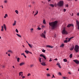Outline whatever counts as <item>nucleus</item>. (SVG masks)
Segmentation results:
<instances>
[{
	"mask_svg": "<svg viewBox=\"0 0 79 79\" xmlns=\"http://www.w3.org/2000/svg\"><path fill=\"white\" fill-rule=\"evenodd\" d=\"M54 6H55V7H56V4H55Z\"/></svg>",
	"mask_w": 79,
	"mask_h": 79,
	"instance_id": "41",
	"label": "nucleus"
},
{
	"mask_svg": "<svg viewBox=\"0 0 79 79\" xmlns=\"http://www.w3.org/2000/svg\"><path fill=\"white\" fill-rule=\"evenodd\" d=\"M16 35H17V36H18V37H21V36L20 35L18 34H16Z\"/></svg>",
	"mask_w": 79,
	"mask_h": 79,
	"instance_id": "25",
	"label": "nucleus"
},
{
	"mask_svg": "<svg viewBox=\"0 0 79 79\" xmlns=\"http://www.w3.org/2000/svg\"><path fill=\"white\" fill-rule=\"evenodd\" d=\"M58 74H59V75H60L61 76V73L60 72H59L58 73Z\"/></svg>",
	"mask_w": 79,
	"mask_h": 79,
	"instance_id": "45",
	"label": "nucleus"
},
{
	"mask_svg": "<svg viewBox=\"0 0 79 79\" xmlns=\"http://www.w3.org/2000/svg\"><path fill=\"white\" fill-rule=\"evenodd\" d=\"M62 33L63 34H67V32L65 30V27L64 28L63 30Z\"/></svg>",
	"mask_w": 79,
	"mask_h": 79,
	"instance_id": "5",
	"label": "nucleus"
},
{
	"mask_svg": "<svg viewBox=\"0 0 79 79\" xmlns=\"http://www.w3.org/2000/svg\"><path fill=\"white\" fill-rule=\"evenodd\" d=\"M15 31H16L17 33H18L19 31H18V29H16Z\"/></svg>",
	"mask_w": 79,
	"mask_h": 79,
	"instance_id": "33",
	"label": "nucleus"
},
{
	"mask_svg": "<svg viewBox=\"0 0 79 79\" xmlns=\"http://www.w3.org/2000/svg\"><path fill=\"white\" fill-rule=\"evenodd\" d=\"M41 64L42 66H46V64H45V62H42V63H41Z\"/></svg>",
	"mask_w": 79,
	"mask_h": 79,
	"instance_id": "8",
	"label": "nucleus"
},
{
	"mask_svg": "<svg viewBox=\"0 0 79 79\" xmlns=\"http://www.w3.org/2000/svg\"><path fill=\"white\" fill-rule=\"evenodd\" d=\"M46 76L48 77L49 76H50V75L49 74H47Z\"/></svg>",
	"mask_w": 79,
	"mask_h": 79,
	"instance_id": "35",
	"label": "nucleus"
},
{
	"mask_svg": "<svg viewBox=\"0 0 79 79\" xmlns=\"http://www.w3.org/2000/svg\"><path fill=\"white\" fill-rule=\"evenodd\" d=\"M19 60H20V58H17V62H19Z\"/></svg>",
	"mask_w": 79,
	"mask_h": 79,
	"instance_id": "30",
	"label": "nucleus"
},
{
	"mask_svg": "<svg viewBox=\"0 0 79 79\" xmlns=\"http://www.w3.org/2000/svg\"><path fill=\"white\" fill-rule=\"evenodd\" d=\"M54 37H56V34H54Z\"/></svg>",
	"mask_w": 79,
	"mask_h": 79,
	"instance_id": "53",
	"label": "nucleus"
},
{
	"mask_svg": "<svg viewBox=\"0 0 79 79\" xmlns=\"http://www.w3.org/2000/svg\"><path fill=\"white\" fill-rule=\"evenodd\" d=\"M64 44H62L61 45H60V47H64Z\"/></svg>",
	"mask_w": 79,
	"mask_h": 79,
	"instance_id": "26",
	"label": "nucleus"
},
{
	"mask_svg": "<svg viewBox=\"0 0 79 79\" xmlns=\"http://www.w3.org/2000/svg\"><path fill=\"white\" fill-rule=\"evenodd\" d=\"M50 60H49V62L52 61V58H50Z\"/></svg>",
	"mask_w": 79,
	"mask_h": 79,
	"instance_id": "40",
	"label": "nucleus"
},
{
	"mask_svg": "<svg viewBox=\"0 0 79 79\" xmlns=\"http://www.w3.org/2000/svg\"><path fill=\"white\" fill-rule=\"evenodd\" d=\"M68 4H66L65 5V7H68Z\"/></svg>",
	"mask_w": 79,
	"mask_h": 79,
	"instance_id": "47",
	"label": "nucleus"
},
{
	"mask_svg": "<svg viewBox=\"0 0 79 79\" xmlns=\"http://www.w3.org/2000/svg\"><path fill=\"white\" fill-rule=\"evenodd\" d=\"M7 52H10V53H13V52H12V51H11L10 50H9L7 51Z\"/></svg>",
	"mask_w": 79,
	"mask_h": 79,
	"instance_id": "31",
	"label": "nucleus"
},
{
	"mask_svg": "<svg viewBox=\"0 0 79 79\" xmlns=\"http://www.w3.org/2000/svg\"><path fill=\"white\" fill-rule=\"evenodd\" d=\"M73 61L75 62L76 64H79V61L78 60H73Z\"/></svg>",
	"mask_w": 79,
	"mask_h": 79,
	"instance_id": "9",
	"label": "nucleus"
},
{
	"mask_svg": "<svg viewBox=\"0 0 79 79\" xmlns=\"http://www.w3.org/2000/svg\"><path fill=\"white\" fill-rule=\"evenodd\" d=\"M28 45L30 48H32V46H31V45L30 44H28Z\"/></svg>",
	"mask_w": 79,
	"mask_h": 79,
	"instance_id": "32",
	"label": "nucleus"
},
{
	"mask_svg": "<svg viewBox=\"0 0 79 79\" xmlns=\"http://www.w3.org/2000/svg\"><path fill=\"white\" fill-rule=\"evenodd\" d=\"M73 37H71L70 38L68 39V42H69L70 40H71V39H73Z\"/></svg>",
	"mask_w": 79,
	"mask_h": 79,
	"instance_id": "17",
	"label": "nucleus"
},
{
	"mask_svg": "<svg viewBox=\"0 0 79 79\" xmlns=\"http://www.w3.org/2000/svg\"><path fill=\"white\" fill-rule=\"evenodd\" d=\"M63 60H64V62H67V60L66 59H64Z\"/></svg>",
	"mask_w": 79,
	"mask_h": 79,
	"instance_id": "28",
	"label": "nucleus"
},
{
	"mask_svg": "<svg viewBox=\"0 0 79 79\" xmlns=\"http://www.w3.org/2000/svg\"><path fill=\"white\" fill-rule=\"evenodd\" d=\"M50 1H51V0H48V2H50Z\"/></svg>",
	"mask_w": 79,
	"mask_h": 79,
	"instance_id": "52",
	"label": "nucleus"
},
{
	"mask_svg": "<svg viewBox=\"0 0 79 79\" xmlns=\"http://www.w3.org/2000/svg\"><path fill=\"white\" fill-rule=\"evenodd\" d=\"M23 72H20L19 73V76H21V77H22L23 76Z\"/></svg>",
	"mask_w": 79,
	"mask_h": 79,
	"instance_id": "12",
	"label": "nucleus"
},
{
	"mask_svg": "<svg viewBox=\"0 0 79 79\" xmlns=\"http://www.w3.org/2000/svg\"><path fill=\"white\" fill-rule=\"evenodd\" d=\"M68 74H71V73L70 72H69V73H68Z\"/></svg>",
	"mask_w": 79,
	"mask_h": 79,
	"instance_id": "61",
	"label": "nucleus"
},
{
	"mask_svg": "<svg viewBox=\"0 0 79 79\" xmlns=\"http://www.w3.org/2000/svg\"><path fill=\"white\" fill-rule=\"evenodd\" d=\"M24 56L25 58H26V56H25V55H24Z\"/></svg>",
	"mask_w": 79,
	"mask_h": 79,
	"instance_id": "58",
	"label": "nucleus"
},
{
	"mask_svg": "<svg viewBox=\"0 0 79 79\" xmlns=\"http://www.w3.org/2000/svg\"><path fill=\"white\" fill-rule=\"evenodd\" d=\"M30 67L32 68L33 66H34V65L33 64H31L30 65Z\"/></svg>",
	"mask_w": 79,
	"mask_h": 79,
	"instance_id": "38",
	"label": "nucleus"
},
{
	"mask_svg": "<svg viewBox=\"0 0 79 79\" xmlns=\"http://www.w3.org/2000/svg\"><path fill=\"white\" fill-rule=\"evenodd\" d=\"M40 56H41V57H43L44 58V60H47V58L45 56H44L43 54H40Z\"/></svg>",
	"mask_w": 79,
	"mask_h": 79,
	"instance_id": "7",
	"label": "nucleus"
},
{
	"mask_svg": "<svg viewBox=\"0 0 79 79\" xmlns=\"http://www.w3.org/2000/svg\"><path fill=\"white\" fill-rule=\"evenodd\" d=\"M42 27H44V25H42Z\"/></svg>",
	"mask_w": 79,
	"mask_h": 79,
	"instance_id": "60",
	"label": "nucleus"
},
{
	"mask_svg": "<svg viewBox=\"0 0 79 79\" xmlns=\"http://www.w3.org/2000/svg\"><path fill=\"white\" fill-rule=\"evenodd\" d=\"M73 24H69L67 26V27H71V26H72V27H73Z\"/></svg>",
	"mask_w": 79,
	"mask_h": 79,
	"instance_id": "10",
	"label": "nucleus"
},
{
	"mask_svg": "<svg viewBox=\"0 0 79 79\" xmlns=\"http://www.w3.org/2000/svg\"><path fill=\"white\" fill-rule=\"evenodd\" d=\"M39 61L40 62V63H42V62L41 61V58L40 57H39Z\"/></svg>",
	"mask_w": 79,
	"mask_h": 79,
	"instance_id": "21",
	"label": "nucleus"
},
{
	"mask_svg": "<svg viewBox=\"0 0 79 79\" xmlns=\"http://www.w3.org/2000/svg\"><path fill=\"white\" fill-rule=\"evenodd\" d=\"M73 15H74V14H73V13H72V16H73Z\"/></svg>",
	"mask_w": 79,
	"mask_h": 79,
	"instance_id": "59",
	"label": "nucleus"
},
{
	"mask_svg": "<svg viewBox=\"0 0 79 79\" xmlns=\"http://www.w3.org/2000/svg\"><path fill=\"white\" fill-rule=\"evenodd\" d=\"M43 24H46V22H45V20H44L43 21Z\"/></svg>",
	"mask_w": 79,
	"mask_h": 79,
	"instance_id": "27",
	"label": "nucleus"
},
{
	"mask_svg": "<svg viewBox=\"0 0 79 79\" xmlns=\"http://www.w3.org/2000/svg\"><path fill=\"white\" fill-rule=\"evenodd\" d=\"M74 50L76 53H77L78 52H79V46H78L77 45H76L75 47Z\"/></svg>",
	"mask_w": 79,
	"mask_h": 79,
	"instance_id": "3",
	"label": "nucleus"
},
{
	"mask_svg": "<svg viewBox=\"0 0 79 79\" xmlns=\"http://www.w3.org/2000/svg\"><path fill=\"white\" fill-rule=\"evenodd\" d=\"M46 47L48 48H53V46H52L50 45H47Z\"/></svg>",
	"mask_w": 79,
	"mask_h": 79,
	"instance_id": "11",
	"label": "nucleus"
},
{
	"mask_svg": "<svg viewBox=\"0 0 79 79\" xmlns=\"http://www.w3.org/2000/svg\"><path fill=\"white\" fill-rule=\"evenodd\" d=\"M77 16H79V13H78L77 14Z\"/></svg>",
	"mask_w": 79,
	"mask_h": 79,
	"instance_id": "46",
	"label": "nucleus"
},
{
	"mask_svg": "<svg viewBox=\"0 0 79 79\" xmlns=\"http://www.w3.org/2000/svg\"><path fill=\"white\" fill-rule=\"evenodd\" d=\"M8 56H10V54H8Z\"/></svg>",
	"mask_w": 79,
	"mask_h": 79,
	"instance_id": "54",
	"label": "nucleus"
},
{
	"mask_svg": "<svg viewBox=\"0 0 79 79\" xmlns=\"http://www.w3.org/2000/svg\"><path fill=\"white\" fill-rule=\"evenodd\" d=\"M42 52H43L44 53H45V50H44V49H43V50H42Z\"/></svg>",
	"mask_w": 79,
	"mask_h": 79,
	"instance_id": "34",
	"label": "nucleus"
},
{
	"mask_svg": "<svg viewBox=\"0 0 79 79\" xmlns=\"http://www.w3.org/2000/svg\"><path fill=\"white\" fill-rule=\"evenodd\" d=\"M3 26H4V29H5V30L6 31V25H5V24H3Z\"/></svg>",
	"mask_w": 79,
	"mask_h": 79,
	"instance_id": "18",
	"label": "nucleus"
},
{
	"mask_svg": "<svg viewBox=\"0 0 79 79\" xmlns=\"http://www.w3.org/2000/svg\"><path fill=\"white\" fill-rule=\"evenodd\" d=\"M15 12L16 13V14H18V11L17 10H15Z\"/></svg>",
	"mask_w": 79,
	"mask_h": 79,
	"instance_id": "36",
	"label": "nucleus"
},
{
	"mask_svg": "<svg viewBox=\"0 0 79 79\" xmlns=\"http://www.w3.org/2000/svg\"><path fill=\"white\" fill-rule=\"evenodd\" d=\"M16 21H14V23L13 24V26H16Z\"/></svg>",
	"mask_w": 79,
	"mask_h": 79,
	"instance_id": "14",
	"label": "nucleus"
},
{
	"mask_svg": "<svg viewBox=\"0 0 79 79\" xmlns=\"http://www.w3.org/2000/svg\"><path fill=\"white\" fill-rule=\"evenodd\" d=\"M6 17H8V15L7 14H6L5 15V16H4V18H6Z\"/></svg>",
	"mask_w": 79,
	"mask_h": 79,
	"instance_id": "22",
	"label": "nucleus"
},
{
	"mask_svg": "<svg viewBox=\"0 0 79 79\" xmlns=\"http://www.w3.org/2000/svg\"><path fill=\"white\" fill-rule=\"evenodd\" d=\"M56 65H58V67L60 68H61V66H60V63H57L56 64Z\"/></svg>",
	"mask_w": 79,
	"mask_h": 79,
	"instance_id": "16",
	"label": "nucleus"
},
{
	"mask_svg": "<svg viewBox=\"0 0 79 79\" xmlns=\"http://www.w3.org/2000/svg\"><path fill=\"white\" fill-rule=\"evenodd\" d=\"M4 3H7V0H5L4 1Z\"/></svg>",
	"mask_w": 79,
	"mask_h": 79,
	"instance_id": "37",
	"label": "nucleus"
},
{
	"mask_svg": "<svg viewBox=\"0 0 79 79\" xmlns=\"http://www.w3.org/2000/svg\"><path fill=\"white\" fill-rule=\"evenodd\" d=\"M1 6H2V8H3V5H2Z\"/></svg>",
	"mask_w": 79,
	"mask_h": 79,
	"instance_id": "63",
	"label": "nucleus"
},
{
	"mask_svg": "<svg viewBox=\"0 0 79 79\" xmlns=\"http://www.w3.org/2000/svg\"><path fill=\"white\" fill-rule=\"evenodd\" d=\"M58 22L56 21L49 23V25L51 26L52 29H54L57 26Z\"/></svg>",
	"mask_w": 79,
	"mask_h": 79,
	"instance_id": "1",
	"label": "nucleus"
},
{
	"mask_svg": "<svg viewBox=\"0 0 79 79\" xmlns=\"http://www.w3.org/2000/svg\"><path fill=\"white\" fill-rule=\"evenodd\" d=\"M25 64V63L24 62H22L19 64L20 66H23V65H24Z\"/></svg>",
	"mask_w": 79,
	"mask_h": 79,
	"instance_id": "15",
	"label": "nucleus"
},
{
	"mask_svg": "<svg viewBox=\"0 0 79 79\" xmlns=\"http://www.w3.org/2000/svg\"><path fill=\"white\" fill-rule=\"evenodd\" d=\"M37 29H38V30H40V29H41L40 28L38 27L37 28Z\"/></svg>",
	"mask_w": 79,
	"mask_h": 79,
	"instance_id": "44",
	"label": "nucleus"
},
{
	"mask_svg": "<svg viewBox=\"0 0 79 79\" xmlns=\"http://www.w3.org/2000/svg\"><path fill=\"white\" fill-rule=\"evenodd\" d=\"M64 12H65V11H66V9H64Z\"/></svg>",
	"mask_w": 79,
	"mask_h": 79,
	"instance_id": "56",
	"label": "nucleus"
},
{
	"mask_svg": "<svg viewBox=\"0 0 79 79\" xmlns=\"http://www.w3.org/2000/svg\"><path fill=\"white\" fill-rule=\"evenodd\" d=\"M46 70L47 71H48L49 70V69L48 68H47L46 69Z\"/></svg>",
	"mask_w": 79,
	"mask_h": 79,
	"instance_id": "55",
	"label": "nucleus"
},
{
	"mask_svg": "<svg viewBox=\"0 0 79 79\" xmlns=\"http://www.w3.org/2000/svg\"><path fill=\"white\" fill-rule=\"evenodd\" d=\"M31 76V74L30 73H28L27 74V76Z\"/></svg>",
	"mask_w": 79,
	"mask_h": 79,
	"instance_id": "43",
	"label": "nucleus"
},
{
	"mask_svg": "<svg viewBox=\"0 0 79 79\" xmlns=\"http://www.w3.org/2000/svg\"><path fill=\"white\" fill-rule=\"evenodd\" d=\"M22 77L23 79H24V78H25V76H23Z\"/></svg>",
	"mask_w": 79,
	"mask_h": 79,
	"instance_id": "48",
	"label": "nucleus"
},
{
	"mask_svg": "<svg viewBox=\"0 0 79 79\" xmlns=\"http://www.w3.org/2000/svg\"><path fill=\"white\" fill-rule=\"evenodd\" d=\"M54 60H56V61H57V60H58V59L56 58L55 59H54Z\"/></svg>",
	"mask_w": 79,
	"mask_h": 79,
	"instance_id": "50",
	"label": "nucleus"
},
{
	"mask_svg": "<svg viewBox=\"0 0 79 79\" xmlns=\"http://www.w3.org/2000/svg\"><path fill=\"white\" fill-rule=\"evenodd\" d=\"M53 77H54V78L55 77V76H54V75H52V78H53Z\"/></svg>",
	"mask_w": 79,
	"mask_h": 79,
	"instance_id": "42",
	"label": "nucleus"
},
{
	"mask_svg": "<svg viewBox=\"0 0 79 79\" xmlns=\"http://www.w3.org/2000/svg\"><path fill=\"white\" fill-rule=\"evenodd\" d=\"M29 51L27 50L25 51V53H27V54H28V53H29Z\"/></svg>",
	"mask_w": 79,
	"mask_h": 79,
	"instance_id": "20",
	"label": "nucleus"
},
{
	"mask_svg": "<svg viewBox=\"0 0 79 79\" xmlns=\"http://www.w3.org/2000/svg\"><path fill=\"white\" fill-rule=\"evenodd\" d=\"M74 46L73 45L72 47L70 48V50L71 51H72V50H73V49H74Z\"/></svg>",
	"mask_w": 79,
	"mask_h": 79,
	"instance_id": "13",
	"label": "nucleus"
},
{
	"mask_svg": "<svg viewBox=\"0 0 79 79\" xmlns=\"http://www.w3.org/2000/svg\"><path fill=\"white\" fill-rule=\"evenodd\" d=\"M64 42L65 43H67V42H68V41L67 40H66L65 41H64Z\"/></svg>",
	"mask_w": 79,
	"mask_h": 79,
	"instance_id": "39",
	"label": "nucleus"
},
{
	"mask_svg": "<svg viewBox=\"0 0 79 79\" xmlns=\"http://www.w3.org/2000/svg\"><path fill=\"white\" fill-rule=\"evenodd\" d=\"M63 1H60L59 2L57 3V6H59V7H61V6H63Z\"/></svg>",
	"mask_w": 79,
	"mask_h": 79,
	"instance_id": "2",
	"label": "nucleus"
},
{
	"mask_svg": "<svg viewBox=\"0 0 79 79\" xmlns=\"http://www.w3.org/2000/svg\"><path fill=\"white\" fill-rule=\"evenodd\" d=\"M1 31H3V26H2V29L1 30Z\"/></svg>",
	"mask_w": 79,
	"mask_h": 79,
	"instance_id": "24",
	"label": "nucleus"
},
{
	"mask_svg": "<svg viewBox=\"0 0 79 79\" xmlns=\"http://www.w3.org/2000/svg\"><path fill=\"white\" fill-rule=\"evenodd\" d=\"M69 57H70V58H72V57H73V54H70L69 55Z\"/></svg>",
	"mask_w": 79,
	"mask_h": 79,
	"instance_id": "29",
	"label": "nucleus"
},
{
	"mask_svg": "<svg viewBox=\"0 0 79 79\" xmlns=\"http://www.w3.org/2000/svg\"><path fill=\"white\" fill-rule=\"evenodd\" d=\"M63 78L64 79H66V77H63Z\"/></svg>",
	"mask_w": 79,
	"mask_h": 79,
	"instance_id": "62",
	"label": "nucleus"
},
{
	"mask_svg": "<svg viewBox=\"0 0 79 79\" xmlns=\"http://www.w3.org/2000/svg\"><path fill=\"white\" fill-rule=\"evenodd\" d=\"M49 6H51V7H54V5L52 4H50Z\"/></svg>",
	"mask_w": 79,
	"mask_h": 79,
	"instance_id": "19",
	"label": "nucleus"
},
{
	"mask_svg": "<svg viewBox=\"0 0 79 79\" xmlns=\"http://www.w3.org/2000/svg\"><path fill=\"white\" fill-rule=\"evenodd\" d=\"M12 67L13 68H14V69H15V66H13Z\"/></svg>",
	"mask_w": 79,
	"mask_h": 79,
	"instance_id": "64",
	"label": "nucleus"
},
{
	"mask_svg": "<svg viewBox=\"0 0 79 79\" xmlns=\"http://www.w3.org/2000/svg\"><path fill=\"white\" fill-rule=\"evenodd\" d=\"M46 34V31H45L44 33H41V34H40V35L42 37H43V38H44V39H45L46 38V37L45 36Z\"/></svg>",
	"mask_w": 79,
	"mask_h": 79,
	"instance_id": "4",
	"label": "nucleus"
},
{
	"mask_svg": "<svg viewBox=\"0 0 79 79\" xmlns=\"http://www.w3.org/2000/svg\"><path fill=\"white\" fill-rule=\"evenodd\" d=\"M76 26H78L77 29H79V21L77 20H76Z\"/></svg>",
	"mask_w": 79,
	"mask_h": 79,
	"instance_id": "6",
	"label": "nucleus"
},
{
	"mask_svg": "<svg viewBox=\"0 0 79 79\" xmlns=\"http://www.w3.org/2000/svg\"><path fill=\"white\" fill-rule=\"evenodd\" d=\"M36 13L34 15V16H35V15H37V14H38V10H36Z\"/></svg>",
	"mask_w": 79,
	"mask_h": 79,
	"instance_id": "23",
	"label": "nucleus"
},
{
	"mask_svg": "<svg viewBox=\"0 0 79 79\" xmlns=\"http://www.w3.org/2000/svg\"><path fill=\"white\" fill-rule=\"evenodd\" d=\"M21 55H23V56H24V55H25L24 53H22Z\"/></svg>",
	"mask_w": 79,
	"mask_h": 79,
	"instance_id": "51",
	"label": "nucleus"
},
{
	"mask_svg": "<svg viewBox=\"0 0 79 79\" xmlns=\"http://www.w3.org/2000/svg\"><path fill=\"white\" fill-rule=\"evenodd\" d=\"M30 30H31V31H33V28H31L30 29Z\"/></svg>",
	"mask_w": 79,
	"mask_h": 79,
	"instance_id": "57",
	"label": "nucleus"
},
{
	"mask_svg": "<svg viewBox=\"0 0 79 79\" xmlns=\"http://www.w3.org/2000/svg\"><path fill=\"white\" fill-rule=\"evenodd\" d=\"M28 53H30V54H32V52H30L29 51Z\"/></svg>",
	"mask_w": 79,
	"mask_h": 79,
	"instance_id": "49",
	"label": "nucleus"
}]
</instances>
